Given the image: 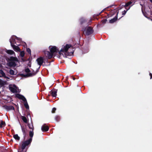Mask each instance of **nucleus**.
<instances>
[{"instance_id":"f257e3e1","label":"nucleus","mask_w":152,"mask_h":152,"mask_svg":"<svg viewBox=\"0 0 152 152\" xmlns=\"http://www.w3.org/2000/svg\"><path fill=\"white\" fill-rule=\"evenodd\" d=\"M72 47L71 44H66L65 46L60 50L59 52V54L60 56H63L64 57H66L67 56H71L73 55L74 52L73 51L70 52H68V49Z\"/></svg>"},{"instance_id":"e433bc0d","label":"nucleus","mask_w":152,"mask_h":152,"mask_svg":"<svg viewBox=\"0 0 152 152\" xmlns=\"http://www.w3.org/2000/svg\"><path fill=\"white\" fill-rule=\"evenodd\" d=\"M28 66L29 67H31V61H29L27 64Z\"/></svg>"},{"instance_id":"72a5a7b5","label":"nucleus","mask_w":152,"mask_h":152,"mask_svg":"<svg viewBox=\"0 0 152 152\" xmlns=\"http://www.w3.org/2000/svg\"><path fill=\"white\" fill-rule=\"evenodd\" d=\"M107 21V20L106 19H105L102 20L101 21V22L103 24H104L106 23Z\"/></svg>"},{"instance_id":"4c0bfd02","label":"nucleus","mask_w":152,"mask_h":152,"mask_svg":"<svg viewBox=\"0 0 152 152\" xmlns=\"http://www.w3.org/2000/svg\"><path fill=\"white\" fill-rule=\"evenodd\" d=\"M142 13H143V15H144L145 17H147L145 15V13H144V11H143V10H142Z\"/></svg>"},{"instance_id":"c756f323","label":"nucleus","mask_w":152,"mask_h":152,"mask_svg":"<svg viewBox=\"0 0 152 152\" xmlns=\"http://www.w3.org/2000/svg\"><path fill=\"white\" fill-rule=\"evenodd\" d=\"M25 102V103L24 104V106H25L26 108L27 109H29V106L28 104L27 101H25L24 102Z\"/></svg>"},{"instance_id":"dca6fc26","label":"nucleus","mask_w":152,"mask_h":152,"mask_svg":"<svg viewBox=\"0 0 152 152\" xmlns=\"http://www.w3.org/2000/svg\"><path fill=\"white\" fill-rule=\"evenodd\" d=\"M41 129L43 132H47L48 130L49 127L48 126L46 125L45 124H44L42 126Z\"/></svg>"},{"instance_id":"39448f33","label":"nucleus","mask_w":152,"mask_h":152,"mask_svg":"<svg viewBox=\"0 0 152 152\" xmlns=\"http://www.w3.org/2000/svg\"><path fill=\"white\" fill-rule=\"evenodd\" d=\"M86 30V34L87 36L92 34L94 32L93 28L91 26H88L86 27V28H85L84 30V31H85Z\"/></svg>"},{"instance_id":"c9c22d12","label":"nucleus","mask_w":152,"mask_h":152,"mask_svg":"<svg viewBox=\"0 0 152 152\" xmlns=\"http://www.w3.org/2000/svg\"><path fill=\"white\" fill-rule=\"evenodd\" d=\"M56 108L55 107H53L52 110V113H54L55 112V111L56 110Z\"/></svg>"},{"instance_id":"f3484780","label":"nucleus","mask_w":152,"mask_h":152,"mask_svg":"<svg viewBox=\"0 0 152 152\" xmlns=\"http://www.w3.org/2000/svg\"><path fill=\"white\" fill-rule=\"evenodd\" d=\"M8 60L10 61H18V59L17 58L13 56L10 57V58H8Z\"/></svg>"},{"instance_id":"4468645a","label":"nucleus","mask_w":152,"mask_h":152,"mask_svg":"<svg viewBox=\"0 0 152 152\" xmlns=\"http://www.w3.org/2000/svg\"><path fill=\"white\" fill-rule=\"evenodd\" d=\"M57 91V90L55 89H53L50 91V94L53 97H56V96Z\"/></svg>"},{"instance_id":"b1692460","label":"nucleus","mask_w":152,"mask_h":152,"mask_svg":"<svg viewBox=\"0 0 152 152\" xmlns=\"http://www.w3.org/2000/svg\"><path fill=\"white\" fill-rule=\"evenodd\" d=\"M21 118L23 121L25 123H27L28 122V120L25 116H21Z\"/></svg>"},{"instance_id":"f704fd0d","label":"nucleus","mask_w":152,"mask_h":152,"mask_svg":"<svg viewBox=\"0 0 152 152\" xmlns=\"http://www.w3.org/2000/svg\"><path fill=\"white\" fill-rule=\"evenodd\" d=\"M27 51L29 54H31V50H30V48H27Z\"/></svg>"},{"instance_id":"0eeeda50","label":"nucleus","mask_w":152,"mask_h":152,"mask_svg":"<svg viewBox=\"0 0 152 152\" xmlns=\"http://www.w3.org/2000/svg\"><path fill=\"white\" fill-rule=\"evenodd\" d=\"M21 127L23 134V139L24 140L26 138V135L27 134L28 131L26 129V126L21 125Z\"/></svg>"},{"instance_id":"2eb2a0df","label":"nucleus","mask_w":152,"mask_h":152,"mask_svg":"<svg viewBox=\"0 0 152 152\" xmlns=\"http://www.w3.org/2000/svg\"><path fill=\"white\" fill-rule=\"evenodd\" d=\"M28 126L29 129H32V130H31L29 132V136H30V132L31 133L33 134V136L34 135V127L33 124H32V125H30L29 123L28 124Z\"/></svg>"},{"instance_id":"9b49d317","label":"nucleus","mask_w":152,"mask_h":152,"mask_svg":"<svg viewBox=\"0 0 152 152\" xmlns=\"http://www.w3.org/2000/svg\"><path fill=\"white\" fill-rule=\"evenodd\" d=\"M4 109L7 111L10 110H15L14 107L12 106H8L7 105H4L3 106Z\"/></svg>"},{"instance_id":"423d86ee","label":"nucleus","mask_w":152,"mask_h":152,"mask_svg":"<svg viewBox=\"0 0 152 152\" xmlns=\"http://www.w3.org/2000/svg\"><path fill=\"white\" fill-rule=\"evenodd\" d=\"M44 57H43L42 56H40L36 59V61L37 62V64L40 66L37 69V70L38 72V70L39 69L40 66L41 65H42L44 63Z\"/></svg>"},{"instance_id":"2f4dec72","label":"nucleus","mask_w":152,"mask_h":152,"mask_svg":"<svg viewBox=\"0 0 152 152\" xmlns=\"http://www.w3.org/2000/svg\"><path fill=\"white\" fill-rule=\"evenodd\" d=\"M129 8H129L126 9V10H124L122 12V15H123V16L125 15L127 11L129 9Z\"/></svg>"},{"instance_id":"ea45409f","label":"nucleus","mask_w":152,"mask_h":152,"mask_svg":"<svg viewBox=\"0 0 152 152\" xmlns=\"http://www.w3.org/2000/svg\"><path fill=\"white\" fill-rule=\"evenodd\" d=\"M149 75L150 76L151 79L152 78V74L151 73H150Z\"/></svg>"},{"instance_id":"412c9836","label":"nucleus","mask_w":152,"mask_h":152,"mask_svg":"<svg viewBox=\"0 0 152 152\" xmlns=\"http://www.w3.org/2000/svg\"><path fill=\"white\" fill-rule=\"evenodd\" d=\"M6 125V124L4 121L2 120H0V128H1L4 127Z\"/></svg>"},{"instance_id":"a878e982","label":"nucleus","mask_w":152,"mask_h":152,"mask_svg":"<svg viewBox=\"0 0 152 152\" xmlns=\"http://www.w3.org/2000/svg\"><path fill=\"white\" fill-rule=\"evenodd\" d=\"M132 3V2L131 1H129L125 4V7L126 9H127V7L129 5H131Z\"/></svg>"},{"instance_id":"37998d69","label":"nucleus","mask_w":152,"mask_h":152,"mask_svg":"<svg viewBox=\"0 0 152 152\" xmlns=\"http://www.w3.org/2000/svg\"><path fill=\"white\" fill-rule=\"evenodd\" d=\"M13 87H14V88H17L16 86L15 85V84L13 85Z\"/></svg>"},{"instance_id":"1a4fd4ad","label":"nucleus","mask_w":152,"mask_h":152,"mask_svg":"<svg viewBox=\"0 0 152 152\" xmlns=\"http://www.w3.org/2000/svg\"><path fill=\"white\" fill-rule=\"evenodd\" d=\"M50 52L53 54V53L57 52L58 49L55 46H50L49 47Z\"/></svg>"},{"instance_id":"9d476101","label":"nucleus","mask_w":152,"mask_h":152,"mask_svg":"<svg viewBox=\"0 0 152 152\" xmlns=\"http://www.w3.org/2000/svg\"><path fill=\"white\" fill-rule=\"evenodd\" d=\"M45 56L48 59L51 58L53 56V54L51 53L50 52L48 51H45Z\"/></svg>"},{"instance_id":"aec40b11","label":"nucleus","mask_w":152,"mask_h":152,"mask_svg":"<svg viewBox=\"0 0 152 152\" xmlns=\"http://www.w3.org/2000/svg\"><path fill=\"white\" fill-rule=\"evenodd\" d=\"M9 89L10 91L13 93H16L17 92L16 89L12 87L9 86Z\"/></svg>"},{"instance_id":"7c9ffc66","label":"nucleus","mask_w":152,"mask_h":152,"mask_svg":"<svg viewBox=\"0 0 152 152\" xmlns=\"http://www.w3.org/2000/svg\"><path fill=\"white\" fill-rule=\"evenodd\" d=\"M55 119L57 122H58L60 119V117L59 116L57 115L55 117Z\"/></svg>"},{"instance_id":"a18cd8bd","label":"nucleus","mask_w":152,"mask_h":152,"mask_svg":"<svg viewBox=\"0 0 152 152\" xmlns=\"http://www.w3.org/2000/svg\"><path fill=\"white\" fill-rule=\"evenodd\" d=\"M150 2L152 3V0H150Z\"/></svg>"},{"instance_id":"6ab92c4d","label":"nucleus","mask_w":152,"mask_h":152,"mask_svg":"<svg viewBox=\"0 0 152 152\" xmlns=\"http://www.w3.org/2000/svg\"><path fill=\"white\" fill-rule=\"evenodd\" d=\"M14 37H15L16 39H18V38L16 36H13L10 39H11L12 40L13 44H15L17 45H18L16 44V42L15 41V40L14 38Z\"/></svg>"},{"instance_id":"c03bdc74","label":"nucleus","mask_w":152,"mask_h":152,"mask_svg":"<svg viewBox=\"0 0 152 152\" xmlns=\"http://www.w3.org/2000/svg\"><path fill=\"white\" fill-rule=\"evenodd\" d=\"M112 6V5L110 6L109 7H108L107 8H109L110 7H111Z\"/></svg>"},{"instance_id":"4be33fe9","label":"nucleus","mask_w":152,"mask_h":152,"mask_svg":"<svg viewBox=\"0 0 152 152\" xmlns=\"http://www.w3.org/2000/svg\"><path fill=\"white\" fill-rule=\"evenodd\" d=\"M0 73L2 75V76L4 77L5 78H7L9 79L10 78L6 76L5 73L2 70H0Z\"/></svg>"},{"instance_id":"5701e85b","label":"nucleus","mask_w":152,"mask_h":152,"mask_svg":"<svg viewBox=\"0 0 152 152\" xmlns=\"http://www.w3.org/2000/svg\"><path fill=\"white\" fill-rule=\"evenodd\" d=\"M6 81H4L0 79V87L4 86L6 84Z\"/></svg>"},{"instance_id":"f8f14e48","label":"nucleus","mask_w":152,"mask_h":152,"mask_svg":"<svg viewBox=\"0 0 152 152\" xmlns=\"http://www.w3.org/2000/svg\"><path fill=\"white\" fill-rule=\"evenodd\" d=\"M16 97L19 99H21L23 102L26 101V99L25 97L23 95L19 94H17L15 95Z\"/></svg>"},{"instance_id":"393cba45","label":"nucleus","mask_w":152,"mask_h":152,"mask_svg":"<svg viewBox=\"0 0 152 152\" xmlns=\"http://www.w3.org/2000/svg\"><path fill=\"white\" fill-rule=\"evenodd\" d=\"M13 137L17 140L19 141L20 140V137L18 136V134H14L13 135Z\"/></svg>"},{"instance_id":"bb28decb","label":"nucleus","mask_w":152,"mask_h":152,"mask_svg":"<svg viewBox=\"0 0 152 152\" xmlns=\"http://www.w3.org/2000/svg\"><path fill=\"white\" fill-rule=\"evenodd\" d=\"M6 53L10 55H12L15 53L14 51L12 50H7L6 51Z\"/></svg>"},{"instance_id":"c85d7f7f","label":"nucleus","mask_w":152,"mask_h":152,"mask_svg":"<svg viewBox=\"0 0 152 152\" xmlns=\"http://www.w3.org/2000/svg\"><path fill=\"white\" fill-rule=\"evenodd\" d=\"M9 73L11 75H16V73L15 74V73L14 71L13 70L11 69L10 70L9 72Z\"/></svg>"},{"instance_id":"f03ea898","label":"nucleus","mask_w":152,"mask_h":152,"mask_svg":"<svg viewBox=\"0 0 152 152\" xmlns=\"http://www.w3.org/2000/svg\"><path fill=\"white\" fill-rule=\"evenodd\" d=\"M30 138L29 139L22 142L21 149H20L19 150H24L26 146H27L29 145H30L32 142L33 138V134L31 132H30Z\"/></svg>"},{"instance_id":"473e14b6","label":"nucleus","mask_w":152,"mask_h":152,"mask_svg":"<svg viewBox=\"0 0 152 152\" xmlns=\"http://www.w3.org/2000/svg\"><path fill=\"white\" fill-rule=\"evenodd\" d=\"M20 55L22 57H24L25 55L24 52L23 51H22L20 53Z\"/></svg>"},{"instance_id":"a211bd4d","label":"nucleus","mask_w":152,"mask_h":152,"mask_svg":"<svg viewBox=\"0 0 152 152\" xmlns=\"http://www.w3.org/2000/svg\"><path fill=\"white\" fill-rule=\"evenodd\" d=\"M8 65L10 67H15L16 66V64L15 61H9Z\"/></svg>"},{"instance_id":"7ed1b4c3","label":"nucleus","mask_w":152,"mask_h":152,"mask_svg":"<svg viewBox=\"0 0 152 152\" xmlns=\"http://www.w3.org/2000/svg\"><path fill=\"white\" fill-rule=\"evenodd\" d=\"M24 71L26 73H27L26 74H20V75L22 77L25 78L28 77H32L34 76L37 73V72H38L37 70L36 72H34V71H33L32 73H29L31 72V71L28 68H26L24 70Z\"/></svg>"},{"instance_id":"20e7f679","label":"nucleus","mask_w":152,"mask_h":152,"mask_svg":"<svg viewBox=\"0 0 152 152\" xmlns=\"http://www.w3.org/2000/svg\"><path fill=\"white\" fill-rule=\"evenodd\" d=\"M116 13V15L113 18L110 20H109V23H112L115 22L117 19L118 15V12H117L116 10H114L113 11L111 12V15H113Z\"/></svg>"},{"instance_id":"58836bf2","label":"nucleus","mask_w":152,"mask_h":152,"mask_svg":"<svg viewBox=\"0 0 152 152\" xmlns=\"http://www.w3.org/2000/svg\"><path fill=\"white\" fill-rule=\"evenodd\" d=\"M18 152H26L24 151L23 150H18Z\"/></svg>"},{"instance_id":"6e6552de","label":"nucleus","mask_w":152,"mask_h":152,"mask_svg":"<svg viewBox=\"0 0 152 152\" xmlns=\"http://www.w3.org/2000/svg\"><path fill=\"white\" fill-rule=\"evenodd\" d=\"M9 41L11 45L13 50L16 52H20V49L18 46H16L14 44H13L12 41L11 39H10Z\"/></svg>"},{"instance_id":"79ce46f5","label":"nucleus","mask_w":152,"mask_h":152,"mask_svg":"<svg viewBox=\"0 0 152 152\" xmlns=\"http://www.w3.org/2000/svg\"><path fill=\"white\" fill-rule=\"evenodd\" d=\"M105 9H104L101 12H100L99 14H100L101 13H102L105 10Z\"/></svg>"},{"instance_id":"ddd939ff","label":"nucleus","mask_w":152,"mask_h":152,"mask_svg":"<svg viewBox=\"0 0 152 152\" xmlns=\"http://www.w3.org/2000/svg\"><path fill=\"white\" fill-rule=\"evenodd\" d=\"M44 64L42 65L43 66H49L50 65V62L48 61V58H45L44 56Z\"/></svg>"},{"instance_id":"a19ab883","label":"nucleus","mask_w":152,"mask_h":152,"mask_svg":"<svg viewBox=\"0 0 152 152\" xmlns=\"http://www.w3.org/2000/svg\"><path fill=\"white\" fill-rule=\"evenodd\" d=\"M71 78H72L73 80H75V78L74 77L72 76V77H71Z\"/></svg>"},{"instance_id":"cd10ccee","label":"nucleus","mask_w":152,"mask_h":152,"mask_svg":"<svg viewBox=\"0 0 152 152\" xmlns=\"http://www.w3.org/2000/svg\"><path fill=\"white\" fill-rule=\"evenodd\" d=\"M80 22L81 24H82L84 23H86V21L85 19L83 18H81L80 20Z\"/></svg>"}]
</instances>
